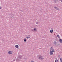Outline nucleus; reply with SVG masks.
<instances>
[{
  "instance_id": "20",
  "label": "nucleus",
  "mask_w": 62,
  "mask_h": 62,
  "mask_svg": "<svg viewBox=\"0 0 62 62\" xmlns=\"http://www.w3.org/2000/svg\"><path fill=\"white\" fill-rule=\"evenodd\" d=\"M58 57H60V56L59 55L58 56Z\"/></svg>"
},
{
  "instance_id": "21",
  "label": "nucleus",
  "mask_w": 62,
  "mask_h": 62,
  "mask_svg": "<svg viewBox=\"0 0 62 62\" xmlns=\"http://www.w3.org/2000/svg\"><path fill=\"white\" fill-rule=\"evenodd\" d=\"M51 30H54V28H51Z\"/></svg>"
},
{
  "instance_id": "23",
  "label": "nucleus",
  "mask_w": 62,
  "mask_h": 62,
  "mask_svg": "<svg viewBox=\"0 0 62 62\" xmlns=\"http://www.w3.org/2000/svg\"><path fill=\"white\" fill-rule=\"evenodd\" d=\"M31 62H34V61H31Z\"/></svg>"
},
{
  "instance_id": "1",
  "label": "nucleus",
  "mask_w": 62,
  "mask_h": 62,
  "mask_svg": "<svg viewBox=\"0 0 62 62\" xmlns=\"http://www.w3.org/2000/svg\"><path fill=\"white\" fill-rule=\"evenodd\" d=\"M37 57L39 59H40V60H43L44 59L43 58V57L42 56L39 55L37 56Z\"/></svg>"
},
{
  "instance_id": "16",
  "label": "nucleus",
  "mask_w": 62,
  "mask_h": 62,
  "mask_svg": "<svg viewBox=\"0 0 62 62\" xmlns=\"http://www.w3.org/2000/svg\"><path fill=\"white\" fill-rule=\"evenodd\" d=\"M60 60H61V62H62V58H60Z\"/></svg>"
},
{
  "instance_id": "5",
  "label": "nucleus",
  "mask_w": 62,
  "mask_h": 62,
  "mask_svg": "<svg viewBox=\"0 0 62 62\" xmlns=\"http://www.w3.org/2000/svg\"><path fill=\"white\" fill-rule=\"evenodd\" d=\"M53 53L52 51H50V55H53Z\"/></svg>"
},
{
  "instance_id": "6",
  "label": "nucleus",
  "mask_w": 62,
  "mask_h": 62,
  "mask_svg": "<svg viewBox=\"0 0 62 62\" xmlns=\"http://www.w3.org/2000/svg\"><path fill=\"white\" fill-rule=\"evenodd\" d=\"M32 31H37V29L36 28H34V29L32 30Z\"/></svg>"
},
{
  "instance_id": "25",
  "label": "nucleus",
  "mask_w": 62,
  "mask_h": 62,
  "mask_svg": "<svg viewBox=\"0 0 62 62\" xmlns=\"http://www.w3.org/2000/svg\"><path fill=\"white\" fill-rule=\"evenodd\" d=\"M2 40H4L3 39H2Z\"/></svg>"
},
{
  "instance_id": "14",
  "label": "nucleus",
  "mask_w": 62,
  "mask_h": 62,
  "mask_svg": "<svg viewBox=\"0 0 62 62\" xmlns=\"http://www.w3.org/2000/svg\"><path fill=\"white\" fill-rule=\"evenodd\" d=\"M57 36L58 38H59V39L60 38V37L59 35H57Z\"/></svg>"
},
{
  "instance_id": "13",
  "label": "nucleus",
  "mask_w": 62,
  "mask_h": 62,
  "mask_svg": "<svg viewBox=\"0 0 62 62\" xmlns=\"http://www.w3.org/2000/svg\"><path fill=\"white\" fill-rule=\"evenodd\" d=\"M50 32L51 33H52L53 32H54V31H53V30H51L50 31Z\"/></svg>"
},
{
  "instance_id": "17",
  "label": "nucleus",
  "mask_w": 62,
  "mask_h": 62,
  "mask_svg": "<svg viewBox=\"0 0 62 62\" xmlns=\"http://www.w3.org/2000/svg\"><path fill=\"white\" fill-rule=\"evenodd\" d=\"M55 62H58V61L57 60H56L55 61Z\"/></svg>"
},
{
  "instance_id": "22",
  "label": "nucleus",
  "mask_w": 62,
  "mask_h": 62,
  "mask_svg": "<svg viewBox=\"0 0 62 62\" xmlns=\"http://www.w3.org/2000/svg\"><path fill=\"white\" fill-rule=\"evenodd\" d=\"M20 11H22V12L23 11H22V10H21Z\"/></svg>"
},
{
  "instance_id": "12",
  "label": "nucleus",
  "mask_w": 62,
  "mask_h": 62,
  "mask_svg": "<svg viewBox=\"0 0 62 62\" xmlns=\"http://www.w3.org/2000/svg\"><path fill=\"white\" fill-rule=\"evenodd\" d=\"M54 8L56 9L57 10H58V9H59L56 7H54Z\"/></svg>"
},
{
  "instance_id": "19",
  "label": "nucleus",
  "mask_w": 62,
  "mask_h": 62,
  "mask_svg": "<svg viewBox=\"0 0 62 62\" xmlns=\"http://www.w3.org/2000/svg\"><path fill=\"white\" fill-rule=\"evenodd\" d=\"M36 24H38L39 23V22H36Z\"/></svg>"
},
{
  "instance_id": "7",
  "label": "nucleus",
  "mask_w": 62,
  "mask_h": 62,
  "mask_svg": "<svg viewBox=\"0 0 62 62\" xmlns=\"http://www.w3.org/2000/svg\"><path fill=\"white\" fill-rule=\"evenodd\" d=\"M51 49H52V52H54V50L53 49V47H51Z\"/></svg>"
},
{
  "instance_id": "3",
  "label": "nucleus",
  "mask_w": 62,
  "mask_h": 62,
  "mask_svg": "<svg viewBox=\"0 0 62 62\" xmlns=\"http://www.w3.org/2000/svg\"><path fill=\"white\" fill-rule=\"evenodd\" d=\"M10 17L11 18H13L15 17V16L13 15H11Z\"/></svg>"
},
{
  "instance_id": "8",
  "label": "nucleus",
  "mask_w": 62,
  "mask_h": 62,
  "mask_svg": "<svg viewBox=\"0 0 62 62\" xmlns=\"http://www.w3.org/2000/svg\"><path fill=\"white\" fill-rule=\"evenodd\" d=\"M15 47L16 48H19V46L18 45H16L15 46Z\"/></svg>"
},
{
  "instance_id": "9",
  "label": "nucleus",
  "mask_w": 62,
  "mask_h": 62,
  "mask_svg": "<svg viewBox=\"0 0 62 62\" xmlns=\"http://www.w3.org/2000/svg\"><path fill=\"white\" fill-rule=\"evenodd\" d=\"M57 2H58V0H55L54 1V2L55 3Z\"/></svg>"
},
{
  "instance_id": "10",
  "label": "nucleus",
  "mask_w": 62,
  "mask_h": 62,
  "mask_svg": "<svg viewBox=\"0 0 62 62\" xmlns=\"http://www.w3.org/2000/svg\"><path fill=\"white\" fill-rule=\"evenodd\" d=\"M54 43V44L55 45H56L57 44V43L55 41H54V43Z\"/></svg>"
},
{
  "instance_id": "15",
  "label": "nucleus",
  "mask_w": 62,
  "mask_h": 62,
  "mask_svg": "<svg viewBox=\"0 0 62 62\" xmlns=\"http://www.w3.org/2000/svg\"><path fill=\"white\" fill-rule=\"evenodd\" d=\"M18 57V59L19 60V59H21V57L19 56Z\"/></svg>"
},
{
  "instance_id": "2",
  "label": "nucleus",
  "mask_w": 62,
  "mask_h": 62,
  "mask_svg": "<svg viewBox=\"0 0 62 62\" xmlns=\"http://www.w3.org/2000/svg\"><path fill=\"white\" fill-rule=\"evenodd\" d=\"M8 54H12V51H9L8 52Z\"/></svg>"
},
{
  "instance_id": "11",
  "label": "nucleus",
  "mask_w": 62,
  "mask_h": 62,
  "mask_svg": "<svg viewBox=\"0 0 62 62\" xmlns=\"http://www.w3.org/2000/svg\"><path fill=\"white\" fill-rule=\"evenodd\" d=\"M59 40H60V43H62V39H60Z\"/></svg>"
},
{
  "instance_id": "24",
  "label": "nucleus",
  "mask_w": 62,
  "mask_h": 62,
  "mask_svg": "<svg viewBox=\"0 0 62 62\" xmlns=\"http://www.w3.org/2000/svg\"><path fill=\"white\" fill-rule=\"evenodd\" d=\"M1 8H2V7H0V9Z\"/></svg>"
},
{
  "instance_id": "18",
  "label": "nucleus",
  "mask_w": 62,
  "mask_h": 62,
  "mask_svg": "<svg viewBox=\"0 0 62 62\" xmlns=\"http://www.w3.org/2000/svg\"><path fill=\"white\" fill-rule=\"evenodd\" d=\"M25 39H24V42H26V39L25 38Z\"/></svg>"
},
{
  "instance_id": "4",
  "label": "nucleus",
  "mask_w": 62,
  "mask_h": 62,
  "mask_svg": "<svg viewBox=\"0 0 62 62\" xmlns=\"http://www.w3.org/2000/svg\"><path fill=\"white\" fill-rule=\"evenodd\" d=\"M30 38V35H27V36L26 38H27L28 39Z\"/></svg>"
}]
</instances>
